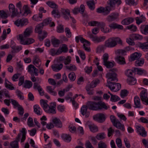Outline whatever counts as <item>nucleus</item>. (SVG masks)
<instances>
[{
  "instance_id": "obj_56",
  "label": "nucleus",
  "mask_w": 148,
  "mask_h": 148,
  "mask_svg": "<svg viewBox=\"0 0 148 148\" xmlns=\"http://www.w3.org/2000/svg\"><path fill=\"white\" fill-rule=\"evenodd\" d=\"M7 17V14L4 11H0V18H5Z\"/></svg>"
},
{
  "instance_id": "obj_9",
  "label": "nucleus",
  "mask_w": 148,
  "mask_h": 148,
  "mask_svg": "<svg viewBox=\"0 0 148 148\" xmlns=\"http://www.w3.org/2000/svg\"><path fill=\"white\" fill-rule=\"evenodd\" d=\"M119 15V14L118 13H112L107 16L106 20L109 23H111L115 20L117 21L118 20Z\"/></svg>"
},
{
  "instance_id": "obj_32",
  "label": "nucleus",
  "mask_w": 148,
  "mask_h": 148,
  "mask_svg": "<svg viewBox=\"0 0 148 148\" xmlns=\"http://www.w3.org/2000/svg\"><path fill=\"white\" fill-rule=\"evenodd\" d=\"M141 32L145 35L148 34V25H144L141 27Z\"/></svg>"
},
{
  "instance_id": "obj_8",
  "label": "nucleus",
  "mask_w": 148,
  "mask_h": 148,
  "mask_svg": "<svg viewBox=\"0 0 148 148\" xmlns=\"http://www.w3.org/2000/svg\"><path fill=\"white\" fill-rule=\"evenodd\" d=\"M32 32V29L31 28L28 27L26 28L23 34H21L19 35V39L20 40H22L23 38L24 39L29 37Z\"/></svg>"
},
{
  "instance_id": "obj_44",
  "label": "nucleus",
  "mask_w": 148,
  "mask_h": 148,
  "mask_svg": "<svg viewBox=\"0 0 148 148\" xmlns=\"http://www.w3.org/2000/svg\"><path fill=\"white\" fill-rule=\"evenodd\" d=\"M88 127L90 131L93 132H96L98 131L97 127L94 125H89Z\"/></svg>"
},
{
  "instance_id": "obj_45",
  "label": "nucleus",
  "mask_w": 148,
  "mask_h": 148,
  "mask_svg": "<svg viewBox=\"0 0 148 148\" xmlns=\"http://www.w3.org/2000/svg\"><path fill=\"white\" fill-rule=\"evenodd\" d=\"M132 37L135 40H140L143 38V36L139 34H133L132 35Z\"/></svg>"
},
{
  "instance_id": "obj_35",
  "label": "nucleus",
  "mask_w": 148,
  "mask_h": 148,
  "mask_svg": "<svg viewBox=\"0 0 148 148\" xmlns=\"http://www.w3.org/2000/svg\"><path fill=\"white\" fill-rule=\"evenodd\" d=\"M127 83L130 85H134L136 83V81L133 77H130L127 79Z\"/></svg>"
},
{
  "instance_id": "obj_36",
  "label": "nucleus",
  "mask_w": 148,
  "mask_h": 148,
  "mask_svg": "<svg viewBox=\"0 0 148 148\" xmlns=\"http://www.w3.org/2000/svg\"><path fill=\"white\" fill-rule=\"evenodd\" d=\"M116 59L118 63L121 64H125V59L123 57L120 56H118Z\"/></svg>"
},
{
  "instance_id": "obj_37",
  "label": "nucleus",
  "mask_w": 148,
  "mask_h": 148,
  "mask_svg": "<svg viewBox=\"0 0 148 148\" xmlns=\"http://www.w3.org/2000/svg\"><path fill=\"white\" fill-rule=\"evenodd\" d=\"M86 3L90 9L91 10H94L95 8V3L93 0L88 1L86 2Z\"/></svg>"
},
{
  "instance_id": "obj_1",
  "label": "nucleus",
  "mask_w": 148,
  "mask_h": 148,
  "mask_svg": "<svg viewBox=\"0 0 148 148\" xmlns=\"http://www.w3.org/2000/svg\"><path fill=\"white\" fill-rule=\"evenodd\" d=\"M88 108L90 110H101L103 108L105 110L108 109V106L105 103L101 101H99L97 102L94 101H88L86 103Z\"/></svg>"
},
{
  "instance_id": "obj_46",
  "label": "nucleus",
  "mask_w": 148,
  "mask_h": 148,
  "mask_svg": "<svg viewBox=\"0 0 148 148\" xmlns=\"http://www.w3.org/2000/svg\"><path fill=\"white\" fill-rule=\"evenodd\" d=\"M51 42L54 47H57V45L60 43V41L56 38H54L51 40Z\"/></svg>"
},
{
  "instance_id": "obj_53",
  "label": "nucleus",
  "mask_w": 148,
  "mask_h": 148,
  "mask_svg": "<svg viewBox=\"0 0 148 148\" xmlns=\"http://www.w3.org/2000/svg\"><path fill=\"white\" fill-rule=\"evenodd\" d=\"M69 77L71 81H74L75 79V73L73 72L70 73L69 75Z\"/></svg>"
},
{
  "instance_id": "obj_63",
  "label": "nucleus",
  "mask_w": 148,
  "mask_h": 148,
  "mask_svg": "<svg viewBox=\"0 0 148 148\" xmlns=\"http://www.w3.org/2000/svg\"><path fill=\"white\" fill-rule=\"evenodd\" d=\"M65 31L66 33V36L68 37L69 38L71 36V33L69 28L68 27L66 28L65 29Z\"/></svg>"
},
{
  "instance_id": "obj_26",
  "label": "nucleus",
  "mask_w": 148,
  "mask_h": 148,
  "mask_svg": "<svg viewBox=\"0 0 148 148\" xmlns=\"http://www.w3.org/2000/svg\"><path fill=\"white\" fill-rule=\"evenodd\" d=\"M147 94L145 90L142 91L140 93V98L142 101L145 102V100H147Z\"/></svg>"
},
{
  "instance_id": "obj_54",
  "label": "nucleus",
  "mask_w": 148,
  "mask_h": 148,
  "mask_svg": "<svg viewBox=\"0 0 148 148\" xmlns=\"http://www.w3.org/2000/svg\"><path fill=\"white\" fill-rule=\"evenodd\" d=\"M92 83H91L88 84L86 87V90L87 91L90 90H93L92 88L95 87V85H93Z\"/></svg>"
},
{
  "instance_id": "obj_24",
  "label": "nucleus",
  "mask_w": 148,
  "mask_h": 148,
  "mask_svg": "<svg viewBox=\"0 0 148 148\" xmlns=\"http://www.w3.org/2000/svg\"><path fill=\"white\" fill-rule=\"evenodd\" d=\"M61 50L59 48L57 50L54 48L51 49L49 51V53L52 56L58 55L61 53Z\"/></svg>"
},
{
  "instance_id": "obj_40",
  "label": "nucleus",
  "mask_w": 148,
  "mask_h": 148,
  "mask_svg": "<svg viewBox=\"0 0 148 148\" xmlns=\"http://www.w3.org/2000/svg\"><path fill=\"white\" fill-rule=\"evenodd\" d=\"M33 83L29 80H25L24 83V87L25 88H29L32 86Z\"/></svg>"
},
{
  "instance_id": "obj_34",
  "label": "nucleus",
  "mask_w": 148,
  "mask_h": 148,
  "mask_svg": "<svg viewBox=\"0 0 148 148\" xmlns=\"http://www.w3.org/2000/svg\"><path fill=\"white\" fill-rule=\"evenodd\" d=\"M42 13L39 12L38 15H35L32 17V18L35 21H38L42 20Z\"/></svg>"
},
{
  "instance_id": "obj_42",
  "label": "nucleus",
  "mask_w": 148,
  "mask_h": 148,
  "mask_svg": "<svg viewBox=\"0 0 148 148\" xmlns=\"http://www.w3.org/2000/svg\"><path fill=\"white\" fill-rule=\"evenodd\" d=\"M40 108L39 106L36 105L34 106V111L36 114L38 115H40L41 114V112L40 111Z\"/></svg>"
},
{
  "instance_id": "obj_52",
  "label": "nucleus",
  "mask_w": 148,
  "mask_h": 148,
  "mask_svg": "<svg viewBox=\"0 0 148 148\" xmlns=\"http://www.w3.org/2000/svg\"><path fill=\"white\" fill-rule=\"evenodd\" d=\"M71 61V57L70 56H67L64 60V63L65 65L69 64Z\"/></svg>"
},
{
  "instance_id": "obj_2",
  "label": "nucleus",
  "mask_w": 148,
  "mask_h": 148,
  "mask_svg": "<svg viewBox=\"0 0 148 148\" xmlns=\"http://www.w3.org/2000/svg\"><path fill=\"white\" fill-rule=\"evenodd\" d=\"M117 42L120 45H122V40L119 38L111 37L105 41L104 46L106 47L112 48L117 45Z\"/></svg>"
},
{
  "instance_id": "obj_61",
  "label": "nucleus",
  "mask_w": 148,
  "mask_h": 148,
  "mask_svg": "<svg viewBox=\"0 0 148 148\" xmlns=\"http://www.w3.org/2000/svg\"><path fill=\"white\" fill-rule=\"evenodd\" d=\"M27 124L29 127L33 126V122L32 119L30 117H29L28 119Z\"/></svg>"
},
{
  "instance_id": "obj_3",
  "label": "nucleus",
  "mask_w": 148,
  "mask_h": 148,
  "mask_svg": "<svg viewBox=\"0 0 148 148\" xmlns=\"http://www.w3.org/2000/svg\"><path fill=\"white\" fill-rule=\"evenodd\" d=\"M41 105L45 111L49 113L54 114L56 113V103L55 102L53 103V105L49 106L47 104L43 99L40 100Z\"/></svg>"
},
{
  "instance_id": "obj_57",
  "label": "nucleus",
  "mask_w": 148,
  "mask_h": 148,
  "mask_svg": "<svg viewBox=\"0 0 148 148\" xmlns=\"http://www.w3.org/2000/svg\"><path fill=\"white\" fill-rule=\"evenodd\" d=\"M144 62L143 60H137L135 62V65L136 66H140L144 63Z\"/></svg>"
},
{
  "instance_id": "obj_23",
  "label": "nucleus",
  "mask_w": 148,
  "mask_h": 148,
  "mask_svg": "<svg viewBox=\"0 0 148 148\" xmlns=\"http://www.w3.org/2000/svg\"><path fill=\"white\" fill-rule=\"evenodd\" d=\"M113 125L117 128L123 131L125 130L124 125L122 124L119 120H117Z\"/></svg>"
},
{
  "instance_id": "obj_38",
  "label": "nucleus",
  "mask_w": 148,
  "mask_h": 148,
  "mask_svg": "<svg viewBox=\"0 0 148 148\" xmlns=\"http://www.w3.org/2000/svg\"><path fill=\"white\" fill-rule=\"evenodd\" d=\"M48 92L52 95L56 96L57 95V93L56 92L54 91L55 88L52 89L51 86H48L47 87Z\"/></svg>"
},
{
  "instance_id": "obj_30",
  "label": "nucleus",
  "mask_w": 148,
  "mask_h": 148,
  "mask_svg": "<svg viewBox=\"0 0 148 148\" xmlns=\"http://www.w3.org/2000/svg\"><path fill=\"white\" fill-rule=\"evenodd\" d=\"M62 12L63 15L64 17L66 19H68L69 16H70L69 10L68 9H63Z\"/></svg>"
},
{
  "instance_id": "obj_12",
  "label": "nucleus",
  "mask_w": 148,
  "mask_h": 148,
  "mask_svg": "<svg viewBox=\"0 0 148 148\" xmlns=\"http://www.w3.org/2000/svg\"><path fill=\"white\" fill-rule=\"evenodd\" d=\"M93 119L99 123H102L105 120L106 117L105 115L102 113L97 114L93 116Z\"/></svg>"
},
{
  "instance_id": "obj_7",
  "label": "nucleus",
  "mask_w": 148,
  "mask_h": 148,
  "mask_svg": "<svg viewBox=\"0 0 148 148\" xmlns=\"http://www.w3.org/2000/svg\"><path fill=\"white\" fill-rule=\"evenodd\" d=\"M28 22V20L27 18H23L22 19H18L14 22V24L18 27L20 26L23 27L27 25Z\"/></svg>"
},
{
  "instance_id": "obj_49",
  "label": "nucleus",
  "mask_w": 148,
  "mask_h": 148,
  "mask_svg": "<svg viewBox=\"0 0 148 148\" xmlns=\"http://www.w3.org/2000/svg\"><path fill=\"white\" fill-rule=\"evenodd\" d=\"M103 64L108 68H110L114 66V63L109 61H107L105 63Z\"/></svg>"
},
{
  "instance_id": "obj_18",
  "label": "nucleus",
  "mask_w": 148,
  "mask_h": 148,
  "mask_svg": "<svg viewBox=\"0 0 148 148\" xmlns=\"http://www.w3.org/2000/svg\"><path fill=\"white\" fill-rule=\"evenodd\" d=\"M85 6L84 5L82 4L81 5L80 8H75L72 10L73 14H76L78 12L83 14L85 10Z\"/></svg>"
},
{
  "instance_id": "obj_60",
  "label": "nucleus",
  "mask_w": 148,
  "mask_h": 148,
  "mask_svg": "<svg viewBox=\"0 0 148 148\" xmlns=\"http://www.w3.org/2000/svg\"><path fill=\"white\" fill-rule=\"evenodd\" d=\"M99 148H106L107 145L102 141H100L98 144Z\"/></svg>"
},
{
  "instance_id": "obj_48",
  "label": "nucleus",
  "mask_w": 148,
  "mask_h": 148,
  "mask_svg": "<svg viewBox=\"0 0 148 148\" xmlns=\"http://www.w3.org/2000/svg\"><path fill=\"white\" fill-rule=\"evenodd\" d=\"M120 100V98L118 96L113 94L111 95L110 100L112 101H116Z\"/></svg>"
},
{
  "instance_id": "obj_21",
  "label": "nucleus",
  "mask_w": 148,
  "mask_h": 148,
  "mask_svg": "<svg viewBox=\"0 0 148 148\" xmlns=\"http://www.w3.org/2000/svg\"><path fill=\"white\" fill-rule=\"evenodd\" d=\"M63 66L62 64H55L52 65L51 67L54 71H58L62 68Z\"/></svg>"
},
{
  "instance_id": "obj_10",
  "label": "nucleus",
  "mask_w": 148,
  "mask_h": 148,
  "mask_svg": "<svg viewBox=\"0 0 148 148\" xmlns=\"http://www.w3.org/2000/svg\"><path fill=\"white\" fill-rule=\"evenodd\" d=\"M111 9L109 6H107L105 8L103 7L98 8L97 12L99 13H103L104 15H107L110 13Z\"/></svg>"
},
{
  "instance_id": "obj_4",
  "label": "nucleus",
  "mask_w": 148,
  "mask_h": 148,
  "mask_svg": "<svg viewBox=\"0 0 148 148\" xmlns=\"http://www.w3.org/2000/svg\"><path fill=\"white\" fill-rule=\"evenodd\" d=\"M25 130H26L25 128H22V130L21 131V132L22 133V134L21 133L18 134L17 138H16V140L10 143V145L11 146L12 148H19L18 142L20 141L21 136H22V137L21 139V142L22 143L24 141L26 137Z\"/></svg>"
},
{
  "instance_id": "obj_55",
  "label": "nucleus",
  "mask_w": 148,
  "mask_h": 148,
  "mask_svg": "<svg viewBox=\"0 0 148 148\" xmlns=\"http://www.w3.org/2000/svg\"><path fill=\"white\" fill-rule=\"evenodd\" d=\"M135 73V71H134V69L132 70H127L125 72V75L129 77H132L131 75H132V73Z\"/></svg>"
},
{
  "instance_id": "obj_64",
  "label": "nucleus",
  "mask_w": 148,
  "mask_h": 148,
  "mask_svg": "<svg viewBox=\"0 0 148 148\" xmlns=\"http://www.w3.org/2000/svg\"><path fill=\"white\" fill-rule=\"evenodd\" d=\"M85 145L86 148H94L92 146L91 143L88 140L86 141Z\"/></svg>"
},
{
  "instance_id": "obj_13",
  "label": "nucleus",
  "mask_w": 148,
  "mask_h": 148,
  "mask_svg": "<svg viewBox=\"0 0 148 148\" xmlns=\"http://www.w3.org/2000/svg\"><path fill=\"white\" fill-rule=\"evenodd\" d=\"M9 11L12 13V16L13 17L16 16L18 13L17 10H15L14 5L12 4H10L9 6Z\"/></svg>"
},
{
  "instance_id": "obj_17",
  "label": "nucleus",
  "mask_w": 148,
  "mask_h": 148,
  "mask_svg": "<svg viewBox=\"0 0 148 148\" xmlns=\"http://www.w3.org/2000/svg\"><path fill=\"white\" fill-rule=\"evenodd\" d=\"M82 39L81 40V42L82 43H84L83 48L86 51H90V48L88 47H87L90 45V43L89 42L84 38H82Z\"/></svg>"
},
{
  "instance_id": "obj_19",
  "label": "nucleus",
  "mask_w": 148,
  "mask_h": 148,
  "mask_svg": "<svg viewBox=\"0 0 148 148\" xmlns=\"http://www.w3.org/2000/svg\"><path fill=\"white\" fill-rule=\"evenodd\" d=\"M136 128L140 135L143 137H145L147 136V132L144 128L142 126H136Z\"/></svg>"
},
{
  "instance_id": "obj_20",
  "label": "nucleus",
  "mask_w": 148,
  "mask_h": 148,
  "mask_svg": "<svg viewBox=\"0 0 148 148\" xmlns=\"http://www.w3.org/2000/svg\"><path fill=\"white\" fill-rule=\"evenodd\" d=\"M52 122L55 126L61 128L62 126V123L59 119L55 118L52 120Z\"/></svg>"
},
{
  "instance_id": "obj_28",
  "label": "nucleus",
  "mask_w": 148,
  "mask_h": 148,
  "mask_svg": "<svg viewBox=\"0 0 148 148\" xmlns=\"http://www.w3.org/2000/svg\"><path fill=\"white\" fill-rule=\"evenodd\" d=\"M134 71H135V73L136 72L137 74L139 75H141L143 74L145 75L147 74V72L145 71L140 68H134Z\"/></svg>"
},
{
  "instance_id": "obj_6",
  "label": "nucleus",
  "mask_w": 148,
  "mask_h": 148,
  "mask_svg": "<svg viewBox=\"0 0 148 148\" xmlns=\"http://www.w3.org/2000/svg\"><path fill=\"white\" fill-rule=\"evenodd\" d=\"M110 72L108 73L106 75V77L108 78V79L110 81H115L117 82L118 79L116 77V74L114 72L116 71V69L115 68H113L110 69Z\"/></svg>"
},
{
  "instance_id": "obj_43",
  "label": "nucleus",
  "mask_w": 148,
  "mask_h": 148,
  "mask_svg": "<svg viewBox=\"0 0 148 148\" xmlns=\"http://www.w3.org/2000/svg\"><path fill=\"white\" fill-rule=\"evenodd\" d=\"M62 137L66 141L68 142H70L71 140L70 136L67 134H63L62 135Z\"/></svg>"
},
{
  "instance_id": "obj_33",
  "label": "nucleus",
  "mask_w": 148,
  "mask_h": 148,
  "mask_svg": "<svg viewBox=\"0 0 148 148\" xmlns=\"http://www.w3.org/2000/svg\"><path fill=\"white\" fill-rule=\"evenodd\" d=\"M134 104L136 108H140L141 105L140 103V100L138 97L136 96L134 98Z\"/></svg>"
},
{
  "instance_id": "obj_59",
  "label": "nucleus",
  "mask_w": 148,
  "mask_h": 148,
  "mask_svg": "<svg viewBox=\"0 0 148 148\" xmlns=\"http://www.w3.org/2000/svg\"><path fill=\"white\" fill-rule=\"evenodd\" d=\"M16 92L18 96L20 97V99L21 100H23L24 99L22 95L23 93L18 90H16Z\"/></svg>"
},
{
  "instance_id": "obj_16",
  "label": "nucleus",
  "mask_w": 148,
  "mask_h": 148,
  "mask_svg": "<svg viewBox=\"0 0 148 148\" xmlns=\"http://www.w3.org/2000/svg\"><path fill=\"white\" fill-rule=\"evenodd\" d=\"M87 108L86 105L83 106L81 108V112L83 115H85V117L88 118L90 115V112L87 111Z\"/></svg>"
},
{
  "instance_id": "obj_39",
  "label": "nucleus",
  "mask_w": 148,
  "mask_h": 148,
  "mask_svg": "<svg viewBox=\"0 0 148 148\" xmlns=\"http://www.w3.org/2000/svg\"><path fill=\"white\" fill-rule=\"evenodd\" d=\"M138 46L142 49H148V43L147 42L143 43L140 42L138 44Z\"/></svg>"
},
{
  "instance_id": "obj_22",
  "label": "nucleus",
  "mask_w": 148,
  "mask_h": 148,
  "mask_svg": "<svg viewBox=\"0 0 148 148\" xmlns=\"http://www.w3.org/2000/svg\"><path fill=\"white\" fill-rule=\"evenodd\" d=\"M10 46L12 49V53L18 52L22 49L21 47L17 46H16L13 42H11Z\"/></svg>"
},
{
  "instance_id": "obj_47",
  "label": "nucleus",
  "mask_w": 148,
  "mask_h": 148,
  "mask_svg": "<svg viewBox=\"0 0 148 148\" xmlns=\"http://www.w3.org/2000/svg\"><path fill=\"white\" fill-rule=\"evenodd\" d=\"M96 138L99 140L103 139L105 138V134L104 133H102L98 134Z\"/></svg>"
},
{
  "instance_id": "obj_62",
  "label": "nucleus",
  "mask_w": 148,
  "mask_h": 148,
  "mask_svg": "<svg viewBox=\"0 0 148 148\" xmlns=\"http://www.w3.org/2000/svg\"><path fill=\"white\" fill-rule=\"evenodd\" d=\"M126 52L125 51L123 50L118 49L115 51V53L117 54H118L119 56L123 55Z\"/></svg>"
},
{
  "instance_id": "obj_51",
  "label": "nucleus",
  "mask_w": 148,
  "mask_h": 148,
  "mask_svg": "<svg viewBox=\"0 0 148 148\" xmlns=\"http://www.w3.org/2000/svg\"><path fill=\"white\" fill-rule=\"evenodd\" d=\"M65 67L67 69L71 71H75L77 69L75 66L72 64H70L69 66H66Z\"/></svg>"
},
{
  "instance_id": "obj_25",
  "label": "nucleus",
  "mask_w": 148,
  "mask_h": 148,
  "mask_svg": "<svg viewBox=\"0 0 148 148\" xmlns=\"http://www.w3.org/2000/svg\"><path fill=\"white\" fill-rule=\"evenodd\" d=\"M108 4L110 5V7H114L116 3H117L118 5H120L121 1V0H110L109 1Z\"/></svg>"
},
{
  "instance_id": "obj_58",
  "label": "nucleus",
  "mask_w": 148,
  "mask_h": 148,
  "mask_svg": "<svg viewBox=\"0 0 148 148\" xmlns=\"http://www.w3.org/2000/svg\"><path fill=\"white\" fill-rule=\"evenodd\" d=\"M127 28L130 29L131 31L133 32L136 31L137 29V27L136 26L132 25L127 26Z\"/></svg>"
},
{
  "instance_id": "obj_5",
  "label": "nucleus",
  "mask_w": 148,
  "mask_h": 148,
  "mask_svg": "<svg viewBox=\"0 0 148 148\" xmlns=\"http://www.w3.org/2000/svg\"><path fill=\"white\" fill-rule=\"evenodd\" d=\"M108 84L107 86L109 87L112 91L116 92L119 90L121 88L120 84L112 82L110 81H108Z\"/></svg>"
},
{
  "instance_id": "obj_14",
  "label": "nucleus",
  "mask_w": 148,
  "mask_h": 148,
  "mask_svg": "<svg viewBox=\"0 0 148 148\" xmlns=\"http://www.w3.org/2000/svg\"><path fill=\"white\" fill-rule=\"evenodd\" d=\"M28 72L32 74L34 71V73L36 76L38 75V70L33 65L30 64L28 66Z\"/></svg>"
},
{
  "instance_id": "obj_41",
  "label": "nucleus",
  "mask_w": 148,
  "mask_h": 148,
  "mask_svg": "<svg viewBox=\"0 0 148 148\" xmlns=\"http://www.w3.org/2000/svg\"><path fill=\"white\" fill-rule=\"evenodd\" d=\"M50 7L52 8H57L58 5L53 2L48 1L46 3Z\"/></svg>"
},
{
  "instance_id": "obj_31",
  "label": "nucleus",
  "mask_w": 148,
  "mask_h": 148,
  "mask_svg": "<svg viewBox=\"0 0 148 148\" xmlns=\"http://www.w3.org/2000/svg\"><path fill=\"white\" fill-rule=\"evenodd\" d=\"M141 54L138 53L137 52H135L132 54L130 58L132 61H134L135 60H137L141 56Z\"/></svg>"
},
{
  "instance_id": "obj_15",
  "label": "nucleus",
  "mask_w": 148,
  "mask_h": 148,
  "mask_svg": "<svg viewBox=\"0 0 148 148\" xmlns=\"http://www.w3.org/2000/svg\"><path fill=\"white\" fill-rule=\"evenodd\" d=\"M34 41V39L32 38H24L22 40H20V43L23 45H29L33 43Z\"/></svg>"
},
{
  "instance_id": "obj_29",
  "label": "nucleus",
  "mask_w": 148,
  "mask_h": 148,
  "mask_svg": "<svg viewBox=\"0 0 148 148\" xmlns=\"http://www.w3.org/2000/svg\"><path fill=\"white\" fill-rule=\"evenodd\" d=\"M51 18H48L44 20L43 22L42 23L43 24L45 25H47L50 23L51 24L50 25V26L51 27L54 26L55 25V24L54 22H51Z\"/></svg>"
},
{
  "instance_id": "obj_11",
  "label": "nucleus",
  "mask_w": 148,
  "mask_h": 148,
  "mask_svg": "<svg viewBox=\"0 0 148 148\" xmlns=\"http://www.w3.org/2000/svg\"><path fill=\"white\" fill-rule=\"evenodd\" d=\"M89 37L92 39V41L95 43H99L104 41L106 38V37L105 36H94L92 34L89 35Z\"/></svg>"
},
{
  "instance_id": "obj_27",
  "label": "nucleus",
  "mask_w": 148,
  "mask_h": 148,
  "mask_svg": "<svg viewBox=\"0 0 148 148\" xmlns=\"http://www.w3.org/2000/svg\"><path fill=\"white\" fill-rule=\"evenodd\" d=\"M134 21V19L132 18H128L123 20L121 23L123 25H128L132 23Z\"/></svg>"
},
{
  "instance_id": "obj_50",
  "label": "nucleus",
  "mask_w": 148,
  "mask_h": 148,
  "mask_svg": "<svg viewBox=\"0 0 148 148\" xmlns=\"http://www.w3.org/2000/svg\"><path fill=\"white\" fill-rule=\"evenodd\" d=\"M23 8L25 9V12L23 14V16H27L28 14L30 13V10L27 5H24L23 7Z\"/></svg>"
}]
</instances>
